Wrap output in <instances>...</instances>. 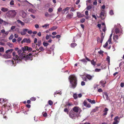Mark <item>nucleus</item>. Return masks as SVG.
<instances>
[{
	"instance_id": "680f3d73",
	"label": "nucleus",
	"mask_w": 124,
	"mask_h": 124,
	"mask_svg": "<svg viewBox=\"0 0 124 124\" xmlns=\"http://www.w3.org/2000/svg\"><path fill=\"white\" fill-rule=\"evenodd\" d=\"M43 115L45 117H46L47 116V114L46 113H45L43 114Z\"/></svg>"
},
{
	"instance_id": "603ef678",
	"label": "nucleus",
	"mask_w": 124,
	"mask_h": 124,
	"mask_svg": "<svg viewBox=\"0 0 124 124\" xmlns=\"http://www.w3.org/2000/svg\"><path fill=\"white\" fill-rule=\"evenodd\" d=\"M27 50H28L29 51H31L32 50V48L31 47H29L27 46Z\"/></svg>"
},
{
	"instance_id": "e2e57ef3",
	"label": "nucleus",
	"mask_w": 124,
	"mask_h": 124,
	"mask_svg": "<svg viewBox=\"0 0 124 124\" xmlns=\"http://www.w3.org/2000/svg\"><path fill=\"white\" fill-rule=\"evenodd\" d=\"M27 31L28 33L29 34H31L32 33V31L31 30L28 31Z\"/></svg>"
},
{
	"instance_id": "1a4fd4ad",
	"label": "nucleus",
	"mask_w": 124,
	"mask_h": 124,
	"mask_svg": "<svg viewBox=\"0 0 124 124\" xmlns=\"http://www.w3.org/2000/svg\"><path fill=\"white\" fill-rule=\"evenodd\" d=\"M21 12L22 16L23 18H25L26 17L27 14L25 11L23 10H22Z\"/></svg>"
},
{
	"instance_id": "3c124183",
	"label": "nucleus",
	"mask_w": 124,
	"mask_h": 124,
	"mask_svg": "<svg viewBox=\"0 0 124 124\" xmlns=\"http://www.w3.org/2000/svg\"><path fill=\"white\" fill-rule=\"evenodd\" d=\"M22 38L19 37L17 39V41L18 42H19L20 41H21L22 40Z\"/></svg>"
},
{
	"instance_id": "a211bd4d",
	"label": "nucleus",
	"mask_w": 124,
	"mask_h": 124,
	"mask_svg": "<svg viewBox=\"0 0 124 124\" xmlns=\"http://www.w3.org/2000/svg\"><path fill=\"white\" fill-rule=\"evenodd\" d=\"M104 35L103 33H101V40L100 41V42L102 43L103 40L104 38Z\"/></svg>"
},
{
	"instance_id": "dca6fc26",
	"label": "nucleus",
	"mask_w": 124,
	"mask_h": 124,
	"mask_svg": "<svg viewBox=\"0 0 124 124\" xmlns=\"http://www.w3.org/2000/svg\"><path fill=\"white\" fill-rule=\"evenodd\" d=\"M77 16L78 17V18H80L83 17V15H82V14H81V13L78 12H77Z\"/></svg>"
},
{
	"instance_id": "f03ea898",
	"label": "nucleus",
	"mask_w": 124,
	"mask_h": 124,
	"mask_svg": "<svg viewBox=\"0 0 124 124\" xmlns=\"http://www.w3.org/2000/svg\"><path fill=\"white\" fill-rule=\"evenodd\" d=\"M70 83L71 84L70 87L73 88H75L77 85V80L76 77L74 75H71L69 78Z\"/></svg>"
},
{
	"instance_id": "13d9d810",
	"label": "nucleus",
	"mask_w": 124,
	"mask_h": 124,
	"mask_svg": "<svg viewBox=\"0 0 124 124\" xmlns=\"http://www.w3.org/2000/svg\"><path fill=\"white\" fill-rule=\"evenodd\" d=\"M101 70V69H96L95 70V71L96 72H99Z\"/></svg>"
},
{
	"instance_id": "2f4dec72",
	"label": "nucleus",
	"mask_w": 124,
	"mask_h": 124,
	"mask_svg": "<svg viewBox=\"0 0 124 124\" xmlns=\"http://www.w3.org/2000/svg\"><path fill=\"white\" fill-rule=\"evenodd\" d=\"M82 79L84 81H87V80L86 78V77L83 76L82 77Z\"/></svg>"
},
{
	"instance_id": "9b49d317",
	"label": "nucleus",
	"mask_w": 124,
	"mask_h": 124,
	"mask_svg": "<svg viewBox=\"0 0 124 124\" xmlns=\"http://www.w3.org/2000/svg\"><path fill=\"white\" fill-rule=\"evenodd\" d=\"M103 97L104 99H105V97L106 100H109V98L108 97V95L106 93H104V95H103Z\"/></svg>"
},
{
	"instance_id": "2eb2a0df",
	"label": "nucleus",
	"mask_w": 124,
	"mask_h": 124,
	"mask_svg": "<svg viewBox=\"0 0 124 124\" xmlns=\"http://www.w3.org/2000/svg\"><path fill=\"white\" fill-rule=\"evenodd\" d=\"M87 100L92 104H94L95 103V101L94 100H92L89 99H87Z\"/></svg>"
},
{
	"instance_id": "0eeeda50",
	"label": "nucleus",
	"mask_w": 124,
	"mask_h": 124,
	"mask_svg": "<svg viewBox=\"0 0 124 124\" xmlns=\"http://www.w3.org/2000/svg\"><path fill=\"white\" fill-rule=\"evenodd\" d=\"M80 109V108L76 106L74 107L73 108V111L74 112L77 113L78 112L79 110Z\"/></svg>"
},
{
	"instance_id": "4468645a",
	"label": "nucleus",
	"mask_w": 124,
	"mask_h": 124,
	"mask_svg": "<svg viewBox=\"0 0 124 124\" xmlns=\"http://www.w3.org/2000/svg\"><path fill=\"white\" fill-rule=\"evenodd\" d=\"M11 56L10 54H5L4 55V58L6 59H8L11 58Z\"/></svg>"
},
{
	"instance_id": "9d476101",
	"label": "nucleus",
	"mask_w": 124,
	"mask_h": 124,
	"mask_svg": "<svg viewBox=\"0 0 124 124\" xmlns=\"http://www.w3.org/2000/svg\"><path fill=\"white\" fill-rule=\"evenodd\" d=\"M86 77L89 80H91L92 79V78L94 77V76H91L90 75L87 74L86 75Z\"/></svg>"
},
{
	"instance_id": "58836bf2",
	"label": "nucleus",
	"mask_w": 124,
	"mask_h": 124,
	"mask_svg": "<svg viewBox=\"0 0 124 124\" xmlns=\"http://www.w3.org/2000/svg\"><path fill=\"white\" fill-rule=\"evenodd\" d=\"M57 28V27L56 26H54L52 27L51 28L52 30H53L56 29Z\"/></svg>"
},
{
	"instance_id": "864d4df0",
	"label": "nucleus",
	"mask_w": 124,
	"mask_h": 124,
	"mask_svg": "<svg viewBox=\"0 0 124 124\" xmlns=\"http://www.w3.org/2000/svg\"><path fill=\"white\" fill-rule=\"evenodd\" d=\"M111 39H110L109 38L107 42L108 43V42L109 44H110L111 43Z\"/></svg>"
},
{
	"instance_id": "20e7f679",
	"label": "nucleus",
	"mask_w": 124,
	"mask_h": 124,
	"mask_svg": "<svg viewBox=\"0 0 124 124\" xmlns=\"http://www.w3.org/2000/svg\"><path fill=\"white\" fill-rule=\"evenodd\" d=\"M69 115V116L72 119H75L77 116L76 113L72 110L70 111Z\"/></svg>"
},
{
	"instance_id": "f8f14e48",
	"label": "nucleus",
	"mask_w": 124,
	"mask_h": 124,
	"mask_svg": "<svg viewBox=\"0 0 124 124\" xmlns=\"http://www.w3.org/2000/svg\"><path fill=\"white\" fill-rule=\"evenodd\" d=\"M2 23L5 25L8 24V23L7 22L0 18V24H2Z\"/></svg>"
},
{
	"instance_id": "e433bc0d",
	"label": "nucleus",
	"mask_w": 124,
	"mask_h": 124,
	"mask_svg": "<svg viewBox=\"0 0 124 124\" xmlns=\"http://www.w3.org/2000/svg\"><path fill=\"white\" fill-rule=\"evenodd\" d=\"M73 96L74 98L75 99H76L78 97L77 94L76 93H75L74 94Z\"/></svg>"
},
{
	"instance_id": "c85d7f7f",
	"label": "nucleus",
	"mask_w": 124,
	"mask_h": 124,
	"mask_svg": "<svg viewBox=\"0 0 124 124\" xmlns=\"http://www.w3.org/2000/svg\"><path fill=\"white\" fill-rule=\"evenodd\" d=\"M110 57L108 56H107V57L106 58V60H107V61L108 62V64H109L110 61Z\"/></svg>"
},
{
	"instance_id": "a18cd8bd",
	"label": "nucleus",
	"mask_w": 124,
	"mask_h": 124,
	"mask_svg": "<svg viewBox=\"0 0 124 124\" xmlns=\"http://www.w3.org/2000/svg\"><path fill=\"white\" fill-rule=\"evenodd\" d=\"M48 104L49 105H51L53 104V102L52 101L50 100L48 101Z\"/></svg>"
},
{
	"instance_id": "cd10ccee",
	"label": "nucleus",
	"mask_w": 124,
	"mask_h": 124,
	"mask_svg": "<svg viewBox=\"0 0 124 124\" xmlns=\"http://www.w3.org/2000/svg\"><path fill=\"white\" fill-rule=\"evenodd\" d=\"M90 61L92 64L94 66L96 64V62L94 61V60H92Z\"/></svg>"
},
{
	"instance_id": "338daca9",
	"label": "nucleus",
	"mask_w": 124,
	"mask_h": 124,
	"mask_svg": "<svg viewBox=\"0 0 124 124\" xmlns=\"http://www.w3.org/2000/svg\"><path fill=\"white\" fill-rule=\"evenodd\" d=\"M15 28L16 26H12L11 27V30H13Z\"/></svg>"
},
{
	"instance_id": "0e129e2a",
	"label": "nucleus",
	"mask_w": 124,
	"mask_h": 124,
	"mask_svg": "<svg viewBox=\"0 0 124 124\" xmlns=\"http://www.w3.org/2000/svg\"><path fill=\"white\" fill-rule=\"evenodd\" d=\"M64 111L66 112H67L68 114V109L67 108H65V109H64Z\"/></svg>"
},
{
	"instance_id": "5fc2aeb1",
	"label": "nucleus",
	"mask_w": 124,
	"mask_h": 124,
	"mask_svg": "<svg viewBox=\"0 0 124 124\" xmlns=\"http://www.w3.org/2000/svg\"><path fill=\"white\" fill-rule=\"evenodd\" d=\"M104 52L101 50L100 51L98 52V53L100 54H102Z\"/></svg>"
},
{
	"instance_id": "052dcab7",
	"label": "nucleus",
	"mask_w": 124,
	"mask_h": 124,
	"mask_svg": "<svg viewBox=\"0 0 124 124\" xmlns=\"http://www.w3.org/2000/svg\"><path fill=\"white\" fill-rule=\"evenodd\" d=\"M83 104L84 105V106H86L87 105V102L86 101H84V102H83Z\"/></svg>"
},
{
	"instance_id": "4be33fe9",
	"label": "nucleus",
	"mask_w": 124,
	"mask_h": 124,
	"mask_svg": "<svg viewBox=\"0 0 124 124\" xmlns=\"http://www.w3.org/2000/svg\"><path fill=\"white\" fill-rule=\"evenodd\" d=\"M22 50L21 49H20L18 51L17 53L19 55V56H20V55L21 56L22 55H23V56H24L23 55H22V54L21 53V52H22Z\"/></svg>"
},
{
	"instance_id": "37998d69",
	"label": "nucleus",
	"mask_w": 124,
	"mask_h": 124,
	"mask_svg": "<svg viewBox=\"0 0 124 124\" xmlns=\"http://www.w3.org/2000/svg\"><path fill=\"white\" fill-rule=\"evenodd\" d=\"M39 49L41 51H43L44 50L43 47L42 46H41L39 48Z\"/></svg>"
},
{
	"instance_id": "6ab92c4d",
	"label": "nucleus",
	"mask_w": 124,
	"mask_h": 124,
	"mask_svg": "<svg viewBox=\"0 0 124 124\" xmlns=\"http://www.w3.org/2000/svg\"><path fill=\"white\" fill-rule=\"evenodd\" d=\"M17 21L18 23L20 24L22 26L24 25V23L20 20H17Z\"/></svg>"
},
{
	"instance_id": "4c0bfd02",
	"label": "nucleus",
	"mask_w": 124,
	"mask_h": 124,
	"mask_svg": "<svg viewBox=\"0 0 124 124\" xmlns=\"http://www.w3.org/2000/svg\"><path fill=\"white\" fill-rule=\"evenodd\" d=\"M104 13H103L101 12L100 13V15L99 16V17L101 18V19H102V16H104Z\"/></svg>"
},
{
	"instance_id": "423d86ee",
	"label": "nucleus",
	"mask_w": 124,
	"mask_h": 124,
	"mask_svg": "<svg viewBox=\"0 0 124 124\" xmlns=\"http://www.w3.org/2000/svg\"><path fill=\"white\" fill-rule=\"evenodd\" d=\"M119 119V118L117 116L116 117L114 118L115 121L113 122V124H117L119 122V121H118V119Z\"/></svg>"
},
{
	"instance_id": "8fccbe9b",
	"label": "nucleus",
	"mask_w": 124,
	"mask_h": 124,
	"mask_svg": "<svg viewBox=\"0 0 124 124\" xmlns=\"http://www.w3.org/2000/svg\"><path fill=\"white\" fill-rule=\"evenodd\" d=\"M4 51V48L3 47H1L0 48V52H3Z\"/></svg>"
},
{
	"instance_id": "412c9836",
	"label": "nucleus",
	"mask_w": 124,
	"mask_h": 124,
	"mask_svg": "<svg viewBox=\"0 0 124 124\" xmlns=\"http://www.w3.org/2000/svg\"><path fill=\"white\" fill-rule=\"evenodd\" d=\"M1 10L3 12H6L8 11V9L7 8L2 7L1 8Z\"/></svg>"
},
{
	"instance_id": "c756f323",
	"label": "nucleus",
	"mask_w": 124,
	"mask_h": 124,
	"mask_svg": "<svg viewBox=\"0 0 124 124\" xmlns=\"http://www.w3.org/2000/svg\"><path fill=\"white\" fill-rule=\"evenodd\" d=\"M100 84H101V85H102V86L103 87H104L105 86V83H103V81H101L100 82Z\"/></svg>"
},
{
	"instance_id": "c03bdc74",
	"label": "nucleus",
	"mask_w": 124,
	"mask_h": 124,
	"mask_svg": "<svg viewBox=\"0 0 124 124\" xmlns=\"http://www.w3.org/2000/svg\"><path fill=\"white\" fill-rule=\"evenodd\" d=\"M30 99L31 101H35L36 100V98L34 97H31Z\"/></svg>"
},
{
	"instance_id": "a878e982",
	"label": "nucleus",
	"mask_w": 124,
	"mask_h": 124,
	"mask_svg": "<svg viewBox=\"0 0 124 124\" xmlns=\"http://www.w3.org/2000/svg\"><path fill=\"white\" fill-rule=\"evenodd\" d=\"M27 46H25L24 47L22 48V50L23 51H24L27 50Z\"/></svg>"
},
{
	"instance_id": "393cba45",
	"label": "nucleus",
	"mask_w": 124,
	"mask_h": 124,
	"mask_svg": "<svg viewBox=\"0 0 124 124\" xmlns=\"http://www.w3.org/2000/svg\"><path fill=\"white\" fill-rule=\"evenodd\" d=\"M59 93L61 95L62 94V93L61 92V91H60L59 92V91H56L54 94V97H55V95Z\"/></svg>"
},
{
	"instance_id": "5701e85b",
	"label": "nucleus",
	"mask_w": 124,
	"mask_h": 124,
	"mask_svg": "<svg viewBox=\"0 0 124 124\" xmlns=\"http://www.w3.org/2000/svg\"><path fill=\"white\" fill-rule=\"evenodd\" d=\"M118 39V35H114L113 37V39L114 40H115V41H116V40Z\"/></svg>"
},
{
	"instance_id": "f3484780",
	"label": "nucleus",
	"mask_w": 124,
	"mask_h": 124,
	"mask_svg": "<svg viewBox=\"0 0 124 124\" xmlns=\"http://www.w3.org/2000/svg\"><path fill=\"white\" fill-rule=\"evenodd\" d=\"M116 33V34H119V36H120V34H121L119 30V29L118 28H116L115 29V30Z\"/></svg>"
},
{
	"instance_id": "bb28decb",
	"label": "nucleus",
	"mask_w": 124,
	"mask_h": 124,
	"mask_svg": "<svg viewBox=\"0 0 124 124\" xmlns=\"http://www.w3.org/2000/svg\"><path fill=\"white\" fill-rule=\"evenodd\" d=\"M77 44L75 43H71V46L72 47H74L75 46H76Z\"/></svg>"
},
{
	"instance_id": "ea45409f",
	"label": "nucleus",
	"mask_w": 124,
	"mask_h": 124,
	"mask_svg": "<svg viewBox=\"0 0 124 124\" xmlns=\"http://www.w3.org/2000/svg\"><path fill=\"white\" fill-rule=\"evenodd\" d=\"M92 8V7L91 6H88L86 8V9L87 10H89Z\"/></svg>"
},
{
	"instance_id": "39448f33",
	"label": "nucleus",
	"mask_w": 124,
	"mask_h": 124,
	"mask_svg": "<svg viewBox=\"0 0 124 124\" xmlns=\"http://www.w3.org/2000/svg\"><path fill=\"white\" fill-rule=\"evenodd\" d=\"M31 40L30 39H27L25 38L23 39L21 42V43L23 44V43L26 42L27 43H29L31 42Z\"/></svg>"
},
{
	"instance_id": "aec40b11",
	"label": "nucleus",
	"mask_w": 124,
	"mask_h": 124,
	"mask_svg": "<svg viewBox=\"0 0 124 124\" xmlns=\"http://www.w3.org/2000/svg\"><path fill=\"white\" fill-rule=\"evenodd\" d=\"M49 24H46L43 25L42 26V27L43 28H44L45 29H46L49 27Z\"/></svg>"
},
{
	"instance_id": "a19ab883",
	"label": "nucleus",
	"mask_w": 124,
	"mask_h": 124,
	"mask_svg": "<svg viewBox=\"0 0 124 124\" xmlns=\"http://www.w3.org/2000/svg\"><path fill=\"white\" fill-rule=\"evenodd\" d=\"M48 11L49 12L51 13L53 11V10L52 8H49L48 9Z\"/></svg>"
},
{
	"instance_id": "79ce46f5",
	"label": "nucleus",
	"mask_w": 124,
	"mask_h": 124,
	"mask_svg": "<svg viewBox=\"0 0 124 124\" xmlns=\"http://www.w3.org/2000/svg\"><path fill=\"white\" fill-rule=\"evenodd\" d=\"M85 18H83L82 19L80 20V22L81 23H83L84 22H85Z\"/></svg>"
},
{
	"instance_id": "7ed1b4c3",
	"label": "nucleus",
	"mask_w": 124,
	"mask_h": 124,
	"mask_svg": "<svg viewBox=\"0 0 124 124\" xmlns=\"http://www.w3.org/2000/svg\"><path fill=\"white\" fill-rule=\"evenodd\" d=\"M16 13L14 10H10L7 13V16L9 17H12L15 16L16 15Z\"/></svg>"
},
{
	"instance_id": "49530a36",
	"label": "nucleus",
	"mask_w": 124,
	"mask_h": 124,
	"mask_svg": "<svg viewBox=\"0 0 124 124\" xmlns=\"http://www.w3.org/2000/svg\"><path fill=\"white\" fill-rule=\"evenodd\" d=\"M14 1L13 0H11L10 2V4L11 5H14Z\"/></svg>"
},
{
	"instance_id": "f704fd0d",
	"label": "nucleus",
	"mask_w": 124,
	"mask_h": 124,
	"mask_svg": "<svg viewBox=\"0 0 124 124\" xmlns=\"http://www.w3.org/2000/svg\"><path fill=\"white\" fill-rule=\"evenodd\" d=\"M14 37L13 35L12 34H11L8 38L9 40L12 39Z\"/></svg>"
},
{
	"instance_id": "bf43d9fd",
	"label": "nucleus",
	"mask_w": 124,
	"mask_h": 124,
	"mask_svg": "<svg viewBox=\"0 0 124 124\" xmlns=\"http://www.w3.org/2000/svg\"><path fill=\"white\" fill-rule=\"evenodd\" d=\"M106 26H104V27L103 28V31L105 32V31L106 30Z\"/></svg>"
},
{
	"instance_id": "774afa93",
	"label": "nucleus",
	"mask_w": 124,
	"mask_h": 124,
	"mask_svg": "<svg viewBox=\"0 0 124 124\" xmlns=\"http://www.w3.org/2000/svg\"><path fill=\"white\" fill-rule=\"evenodd\" d=\"M16 41V39L14 38L12 40V42H15Z\"/></svg>"
},
{
	"instance_id": "473e14b6",
	"label": "nucleus",
	"mask_w": 124,
	"mask_h": 124,
	"mask_svg": "<svg viewBox=\"0 0 124 124\" xmlns=\"http://www.w3.org/2000/svg\"><path fill=\"white\" fill-rule=\"evenodd\" d=\"M62 8L61 7H59V8H58L57 9L58 12L57 13L58 14V12H60L61 11H62Z\"/></svg>"
},
{
	"instance_id": "69168bd1",
	"label": "nucleus",
	"mask_w": 124,
	"mask_h": 124,
	"mask_svg": "<svg viewBox=\"0 0 124 124\" xmlns=\"http://www.w3.org/2000/svg\"><path fill=\"white\" fill-rule=\"evenodd\" d=\"M1 32L2 33H3L5 32V31L4 29H2L1 30Z\"/></svg>"
},
{
	"instance_id": "09e8293b",
	"label": "nucleus",
	"mask_w": 124,
	"mask_h": 124,
	"mask_svg": "<svg viewBox=\"0 0 124 124\" xmlns=\"http://www.w3.org/2000/svg\"><path fill=\"white\" fill-rule=\"evenodd\" d=\"M108 45V43L107 42H106L105 44L103 45V47L104 48L106 47Z\"/></svg>"
},
{
	"instance_id": "de8ad7c7",
	"label": "nucleus",
	"mask_w": 124,
	"mask_h": 124,
	"mask_svg": "<svg viewBox=\"0 0 124 124\" xmlns=\"http://www.w3.org/2000/svg\"><path fill=\"white\" fill-rule=\"evenodd\" d=\"M108 109L107 108H105L103 111V112H107L108 111Z\"/></svg>"
},
{
	"instance_id": "c9c22d12",
	"label": "nucleus",
	"mask_w": 124,
	"mask_h": 124,
	"mask_svg": "<svg viewBox=\"0 0 124 124\" xmlns=\"http://www.w3.org/2000/svg\"><path fill=\"white\" fill-rule=\"evenodd\" d=\"M109 14L111 15L114 14L112 10H110L109 12Z\"/></svg>"
},
{
	"instance_id": "b1692460",
	"label": "nucleus",
	"mask_w": 124,
	"mask_h": 124,
	"mask_svg": "<svg viewBox=\"0 0 124 124\" xmlns=\"http://www.w3.org/2000/svg\"><path fill=\"white\" fill-rule=\"evenodd\" d=\"M41 44V41L40 40H38V44H37L36 43V45H37L38 46H40Z\"/></svg>"
},
{
	"instance_id": "72a5a7b5",
	"label": "nucleus",
	"mask_w": 124,
	"mask_h": 124,
	"mask_svg": "<svg viewBox=\"0 0 124 124\" xmlns=\"http://www.w3.org/2000/svg\"><path fill=\"white\" fill-rule=\"evenodd\" d=\"M7 45H8L9 46L11 47H12L13 46V44L12 43L9 42L8 43H7Z\"/></svg>"
},
{
	"instance_id": "ddd939ff",
	"label": "nucleus",
	"mask_w": 124,
	"mask_h": 124,
	"mask_svg": "<svg viewBox=\"0 0 124 124\" xmlns=\"http://www.w3.org/2000/svg\"><path fill=\"white\" fill-rule=\"evenodd\" d=\"M73 13H71L67 15L66 16V17L67 18L70 19L73 17Z\"/></svg>"
},
{
	"instance_id": "6e6d98bb",
	"label": "nucleus",
	"mask_w": 124,
	"mask_h": 124,
	"mask_svg": "<svg viewBox=\"0 0 124 124\" xmlns=\"http://www.w3.org/2000/svg\"><path fill=\"white\" fill-rule=\"evenodd\" d=\"M80 61L84 62H86V60L85 59H83L80 60Z\"/></svg>"
},
{
	"instance_id": "4d7b16f0",
	"label": "nucleus",
	"mask_w": 124,
	"mask_h": 124,
	"mask_svg": "<svg viewBox=\"0 0 124 124\" xmlns=\"http://www.w3.org/2000/svg\"><path fill=\"white\" fill-rule=\"evenodd\" d=\"M45 15L46 17H48L49 16V14L48 13L46 12L45 13Z\"/></svg>"
},
{
	"instance_id": "f257e3e1",
	"label": "nucleus",
	"mask_w": 124,
	"mask_h": 124,
	"mask_svg": "<svg viewBox=\"0 0 124 124\" xmlns=\"http://www.w3.org/2000/svg\"><path fill=\"white\" fill-rule=\"evenodd\" d=\"M16 55V53L13 52V55L14 56L13 59L16 60L15 63H19L21 61L22 59L26 61L27 60H32V56L31 54H29L28 55H26L25 56L22 55L21 56L20 55L19 56Z\"/></svg>"
},
{
	"instance_id": "7c9ffc66",
	"label": "nucleus",
	"mask_w": 124,
	"mask_h": 124,
	"mask_svg": "<svg viewBox=\"0 0 124 124\" xmlns=\"http://www.w3.org/2000/svg\"><path fill=\"white\" fill-rule=\"evenodd\" d=\"M43 45L44 46H46L49 45V44L47 43L44 42L43 43Z\"/></svg>"
},
{
	"instance_id": "6e6552de",
	"label": "nucleus",
	"mask_w": 124,
	"mask_h": 124,
	"mask_svg": "<svg viewBox=\"0 0 124 124\" xmlns=\"http://www.w3.org/2000/svg\"><path fill=\"white\" fill-rule=\"evenodd\" d=\"M23 31L21 32V34L22 35H24L26 34V32L28 31V29H23Z\"/></svg>"
}]
</instances>
